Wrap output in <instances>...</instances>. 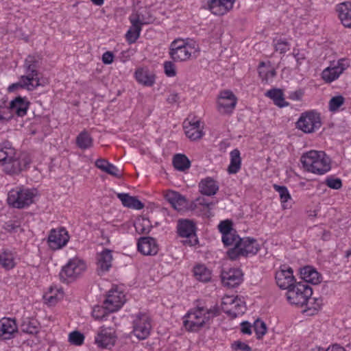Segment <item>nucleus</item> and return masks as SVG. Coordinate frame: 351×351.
Instances as JSON below:
<instances>
[{"label":"nucleus","mask_w":351,"mask_h":351,"mask_svg":"<svg viewBox=\"0 0 351 351\" xmlns=\"http://www.w3.org/2000/svg\"><path fill=\"white\" fill-rule=\"evenodd\" d=\"M31 160L25 153H18L10 143H0V168L6 175L15 176L26 170Z\"/></svg>","instance_id":"obj_1"},{"label":"nucleus","mask_w":351,"mask_h":351,"mask_svg":"<svg viewBox=\"0 0 351 351\" xmlns=\"http://www.w3.org/2000/svg\"><path fill=\"white\" fill-rule=\"evenodd\" d=\"M217 307L208 308L197 306L194 311H190L184 317L183 324L189 332L200 330L211 318L218 315Z\"/></svg>","instance_id":"obj_2"},{"label":"nucleus","mask_w":351,"mask_h":351,"mask_svg":"<svg viewBox=\"0 0 351 351\" xmlns=\"http://www.w3.org/2000/svg\"><path fill=\"white\" fill-rule=\"evenodd\" d=\"M300 161L307 171L322 175L330 169L329 158L324 152L311 150L302 154Z\"/></svg>","instance_id":"obj_3"},{"label":"nucleus","mask_w":351,"mask_h":351,"mask_svg":"<svg viewBox=\"0 0 351 351\" xmlns=\"http://www.w3.org/2000/svg\"><path fill=\"white\" fill-rule=\"evenodd\" d=\"M260 250L256 239L251 237H243L239 239V243L233 247L229 249L227 255L230 260H237L239 256L247 257L249 255H255Z\"/></svg>","instance_id":"obj_4"},{"label":"nucleus","mask_w":351,"mask_h":351,"mask_svg":"<svg viewBox=\"0 0 351 351\" xmlns=\"http://www.w3.org/2000/svg\"><path fill=\"white\" fill-rule=\"evenodd\" d=\"M34 192L24 187H16L8 192V204L16 208L21 209L27 207L33 202Z\"/></svg>","instance_id":"obj_5"},{"label":"nucleus","mask_w":351,"mask_h":351,"mask_svg":"<svg viewBox=\"0 0 351 351\" xmlns=\"http://www.w3.org/2000/svg\"><path fill=\"white\" fill-rule=\"evenodd\" d=\"M313 289L305 282H296L287 293L288 301L295 305L303 306L312 295Z\"/></svg>","instance_id":"obj_6"},{"label":"nucleus","mask_w":351,"mask_h":351,"mask_svg":"<svg viewBox=\"0 0 351 351\" xmlns=\"http://www.w3.org/2000/svg\"><path fill=\"white\" fill-rule=\"evenodd\" d=\"M86 269L85 262L78 258H71L62 267L60 272V279L63 282L69 283L78 278Z\"/></svg>","instance_id":"obj_7"},{"label":"nucleus","mask_w":351,"mask_h":351,"mask_svg":"<svg viewBox=\"0 0 351 351\" xmlns=\"http://www.w3.org/2000/svg\"><path fill=\"white\" fill-rule=\"evenodd\" d=\"M322 125L320 114L315 111L302 113L297 121V127L305 133H312Z\"/></svg>","instance_id":"obj_8"},{"label":"nucleus","mask_w":351,"mask_h":351,"mask_svg":"<svg viewBox=\"0 0 351 351\" xmlns=\"http://www.w3.org/2000/svg\"><path fill=\"white\" fill-rule=\"evenodd\" d=\"M40 58L38 55H29L25 60L24 69L25 75L31 80V82L36 87L44 86V82L39 77L38 68L40 65Z\"/></svg>","instance_id":"obj_9"},{"label":"nucleus","mask_w":351,"mask_h":351,"mask_svg":"<svg viewBox=\"0 0 351 351\" xmlns=\"http://www.w3.org/2000/svg\"><path fill=\"white\" fill-rule=\"evenodd\" d=\"M152 328L150 318L146 313H139L133 320V332L139 339H146Z\"/></svg>","instance_id":"obj_10"},{"label":"nucleus","mask_w":351,"mask_h":351,"mask_svg":"<svg viewBox=\"0 0 351 351\" xmlns=\"http://www.w3.org/2000/svg\"><path fill=\"white\" fill-rule=\"evenodd\" d=\"M196 227L193 222L190 220H180L178 224V233L180 237L186 238L184 241L185 244L191 246L195 245L198 243L197 237Z\"/></svg>","instance_id":"obj_11"},{"label":"nucleus","mask_w":351,"mask_h":351,"mask_svg":"<svg viewBox=\"0 0 351 351\" xmlns=\"http://www.w3.org/2000/svg\"><path fill=\"white\" fill-rule=\"evenodd\" d=\"M237 99L231 90L220 93L217 101V109L221 114H230L237 105Z\"/></svg>","instance_id":"obj_12"},{"label":"nucleus","mask_w":351,"mask_h":351,"mask_svg":"<svg viewBox=\"0 0 351 351\" xmlns=\"http://www.w3.org/2000/svg\"><path fill=\"white\" fill-rule=\"evenodd\" d=\"M243 272L239 268H230L227 271L223 269L221 279L223 285L229 288H235L243 281Z\"/></svg>","instance_id":"obj_13"},{"label":"nucleus","mask_w":351,"mask_h":351,"mask_svg":"<svg viewBox=\"0 0 351 351\" xmlns=\"http://www.w3.org/2000/svg\"><path fill=\"white\" fill-rule=\"evenodd\" d=\"M69 236L64 228L52 229L48 237V243L51 248L53 250L60 249L69 241Z\"/></svg>","instance_id":"obj_14"},{"label":"nucleus","mask_w":351,"mask_h":351,"mask_svg":"<svg viewBox=\"0 0 351 351\" xmlns=\"http://www.w3.org/2000/svg\"><path fill=\"white\" fill-rule=\"evenodd\" d=\"M125 295L117 289H111L108 291L104 300V305L108 312L112 313L118 311L125 303Z\"/></svg>","instance_id":"obj_15"},{"label":"nucleus","mask_w":351,"mask_h":351,"mask_svg":"<svg viewBox=\"0 0 351 351\" xmlns=\"http://www.w3.org/2000/svg\"><path fill=\"white\" fill-rule=\"evenodd\" d=\"M345 62L344 60H339L334 66L325 69L322 73V79L327 83L337 80L348 67V64Z\"/></svg>","instance_id":"obj_16"},{"label":"nucleus","mask_w":351,"mask_h":351,"mask_svg":"<svg viewBox=\"0 0 351 351\" xmlns=\"http://www.w3.org/2000/svg\"><path fill=\"white\" fill-rule=\"evenodd\" d=\"M138 250L143 255L153 256L158 252V245L153 237H141L137 243Z\"/></svg>","instance_id":"obj_17"},{"label":"nucleus","mask_w":351,"mask_h":351,"mask_svg":"<svg viewBox=\"0 0 351 351\" xmlns=\"http://www.w3.org/2000/svg\"><path fill=\"white\" fill-rule=\"evenodd\" d=\"M276 280L278 286L281 289H287L295 285V278L293 275V269L289 267L287 269H281L276 274Z\"/></svg>","instance_id":"obj_18"},{"label":"nucleus","mask_w":351,"mask_h":351,"mask_svg":"<svg viewBox=\"0 0 351 351\" xmlns=\"http://www.w3.org/2000/svg\"><path fill=\"white\" fill-rule=\"evenodd\" d=\"M30 102L25 97L18 96L10 103V111L18 117H23L27 114Z\"/></svg>","instance_id":"obj_19"},{"label":"nucleus","mask_w":351,"mask_h":351,"mask_svg":"<svg viewBox=\"0 0 351 351\" xmlns=\"http://www.w3.org/2000/svg\"><path fill=\"white\" fill-rule=\"evenodd\" d=\"M97 271L99 275L101 276L109 271L112 267V251L108 249L103 250L97 255Z\"/></svg>","instance_id":"obj_20"},{"label":"nucleus","mask_w":351,"mask_h":351,"mask_svg":"<svg viewBox=\"0 0 351 351\" xmlns=\"http://www.w3.org/2000/svg\"><path fill=\"white\" fill-rule=\"evenodd\" d=\"M183 127L186 136L191 140L195 141L202 138L203 132L200 128L199 120L189 121L188 118L184 121Z\"/></svg>","instance_id":"obj_21"},{"label":"nucleus","mask_w":351,"mask_h":351,"mask_svg":"<svg viewBox=\"0 0 351 351\" xmlns=\"http://www.w3.org/2000/svg\"><path fill=\"white\" fill-rule=\"evenodd\" d=\"M16 332L17 326L14 319L3 317L0 320V337L3 339H10Z\"/></svg>","instance_id":"obj_22"},{"label":"nucleus","mask_w":351,"mask_h":351,"mask_svg":"<svg viewBox=\"0 0 351 351\" xmlns=\"http://www.w3.org/2000/svg\"><path fill=\"white\" fill-rule=\"evenodd\" d=\"M199 191L201 194L206 196L215 195L219 191V184L211 177H206L202 179L199 183Z\"/></svg>","instance_id":"obj_23"},{"label":"nucleus","mask_w":351,"mask_h":351,"mask_svg":"<svg viewBox=\"0 0 351 351\" xmlns=\"http://www.w3.org/2000/svg\"><path fill=\"white\" fill-rule=\"evenodd\" d=\"M115 337L107 329H101L95 337V343L101 348H110L115 343Z\"/></svg>","instance_id":"obj_24"},{"label":"nucleus","mask_w":351,"mask_h":351,"mask_svg":"<svg viewBox=\"0 0 351 351\" xmlns=\"http://www.w3.org/2000/svg\"><path fill=\"white\" fill-rule=\"evenodd\" d=\"M135 78L145 86H152L155 83L156 75L147 69L138 68L135 71Z\"/></svg>","instance_id":"obj_25"},{"label":"nucleus","mask_w":351,"mask_h":351,"mask_svg":"<svg viewBox=\"0 0 351 351\" xmlns=\"http://www.w3.org/2000/svg\"><path fill=\"white\" fill-rule=\"evenodd\" d=\"M178 47H175L174 49H169V55L173 61L176 62H182L189 60L194 51V48L191 45L182 47V48L180 49H178Z\"/></svg>","instance_id":"obj_26"},{"label":"nucleus","mask_w":351,"mask_h":351,"mask_svg":"<svg viewBox=\"0 0 351 351\" xmlns=\"http://www.w3.org/2000/svg\"><path fill=\"white\" fill-rule=\"evenodd\" d=\"M300 276L302 282L317 285L320 282L319 274L311 266H305L300 269Z\"/></svg>","instance_id":"obj_27"},{"label":"nucleus","mask_w":351,"mask_h":351,"mask_svg":"<svg viewBox=\"0 0 351 351\" xmlns=\"http://www.w3.org/2000/svg\"><path fill=\"white\" fill-rule=\"evenodd\" d=\"M337 11L343 25L351 28V4L341 3L338 5Z\"/></svg>","instance_id":"obj_28"},{"label":"nucleus","mask_w":351,"mask_h":351,"mask_svg":"<svg viewBox=\"0 0 351 351\" xmlns=\"http://www.w3.org/2000/svg\"><path fill=\"white\" fill-rule=\"evenodd\" d=\"M118 198L122 204L127 208L141 210L144 208V204L135 196H130L128 193H118Z\"/></svg>","instance_id":"obj_29"},{"label":"nucleus","mask_w":351,"mask_h":351,"mask_svg":"<svg viewBox=\"0 0 351 351\" xmlns=\"http://www.w3.org/2000/svg\"><path fill=\"white\" fill-rule=\"evenodd\" d=\"M165 199L176 210H181L186 203V199L184 196L173 191L167 193Z\"/></svg>","instance_id":"obj_30"},{"label":"nucleus","mask_w":351,"mask_h":351,"mask_svg":"<svg viewBox=\"0 0 351 351\" xmlns=\"http://www.w3.org/2000/svg\"><path fill=\"white\" fill-rule=\"evenodd\" d=\"M0 265L5 270H10L16 266L14 253L5 249L0 253Z\"/></svg>","instance_id":"obj_31"},{"label":"nucleus","mask_w":351,"mask_h":351,"mask_svg":"<svg viewBox=\"0 0 351 351\" xmlns=\"http://www.w3.org/2000/svg\"><path fill=\"white\" fill-rule=\"evenodd\" d=\"M37 87L31 82V80L28 76L21 75L19 81L16 83H13L8 87V91L12 93L19 88L26 89L28 91H32Z\"/></svg>","instance_id":"obj_32"},{"label":"nucleus","mask_w":351,"mask_h":351,"mask_svg":"<svg viewBox=\"0 0 351 351\" xmlns=\"http://www.w3.org/2000/svg\"><path fill=\"white\" fill-rule=\"evenodd\" d=\"M265 95L273 100L275 105L280 108L289 106V103L285 101L284 93L280 88H272L267 90Z\"/></svg>","instance_id":"obj_33"},{"label":"nucleus","mask_w":351,"mask_h":351,"mask_svg":"<svg viewBox=\"0 0 351 351\" xmlns=\"http://www.w3.org/2000/svg\"><path fill=\"white\" fill-rule=\"evenodd\" d=\"M76 145L83 150L90 149L93 146V139L86 130H83L76 137Z\"/></svg>","instance_id":"obj_34"},{"label":"nucleus","mask_w":351,"mask_h":351,"mask_svg":"<svg viewBox=\"0 0 351 351\" xmlns=\"http://www.w3.org/2000/svg\"><path fill=\"white\" fill-rule=\"evenodd\" d=\"M240 154V152L238 149H234L230 152V163L228 168L229 173H237L240 170L241 166V158Z\"/></svg>","instance_id":"obj_35"},{"label":"nucleus","mask_w":351,"mask_h":351,"mask_svg":"<svg viewBox=\"0 0 351 351\" xmlns=\"http://www.w3.org/2000/svg\"><path fill=\"white\" fill-rule=\"evenodd\" d=\"M132 27L125 34V38L128 43H134L140 36L141 27L137 25L138 19H130Z\"/></svg>","instance_id":"obj_36"},{"label":"nucleus","mask_w":351,"mask_h":351,"mask_svg":"<svg viewBox=\"0 0 351 351\" xmlns=\"http://www.w3.org/2000/svg\"><path fill=\"white\" fill-rule=\"evenodd\" d=\"M173 165L175 169L184 171L190 167L191 161L184 154H177L173 157Z\"/></svg>","instance_id":"obj_37"},{"label":"nucleus","mask_w":351,"mask_h":351,"mask_svg":"<svg viewBox=\"0 0 351 351\" xmlns=\"http://www.w3.org/2000/svg\"><path fill=\"white\" fill-rule=\"evenodd\" d=\"M21 330L28 334H36L38 331L39 323L34 319L27 318L21 324Z\"/></svg>","instance_id":"obj_38"},{"label":"nucleus","mask_w":351,"mask_h":351,"mask_svg":"<svg viewBox=\"0 0 351 351\" xmlns=\"http://www.w3.org/2000/svg\"><path fill=\"white\" fill-rule=\"evenodd\" d=\"M194 276L196 279L202 282H208L211 278V274L204 265H197L193 269Z\"/></svg>","instance_id":"obj_39"},{"label":"nucleus","mask_w":351,"mask_h":351,"mask_svg":"<svg viewBox=\"0 0 351 351\" xmlns=\"http://www.w3.org/2000/svg\"><path fill=\"white\" fill-rule=\"evenodd\" d=\"M134 227L138 234H148L152 228L149 220L145 217L138 219L134 223Z\"/></svg>","instance_id":"obj_40"},{"label":"nucleus","mask_w":351,"mask_h":351,"mask_svg":"<svg viewBox=\"0 0 351 351\" xmlns=\"http://www.w3.org/2000/svg\"><path fill=\"white\" fill-rule=\"evenodd\" d=\"M145 14L140 12L135 15H132L130 19H138L137 25L142 28V25L150 24L154 20L149 11L145 10Z\"/></svg>","instance_id":"obj_41"},{"label":"nucleus","mask_w":351,"mask_h":351,"mask_svg":"<svg viewBox=\"0 0 351 351\" xmlns=\"http://www.w3.org/2000/svg\"><path fill=\"white\" fill-rule=\"evenodd\" d=\"M208 9L215 15H223L226 13V9L219 0H209L208 1Z\"/></svg>","instance_id":"obj_42"},{"label":"nucleus","mask_w":351,"mask_h":351,"mask_svg":"<svg viewBox=\"0 0 351 351\" xmlns=\"http://www.w3.org/2000/svg\"><path fill=\"white\" fill-rule=\"evenodd\" d=\"M3 229L10 234L23 232L20 222L18 221L9 220L4 223Z\"/></svg>","instance_id":"obj_43"},{"label":"nucleus","mask_w":351,"mask_h":351,"mask_svg":"<svg viewBox=\"0 0 351 351\" xmlns=\"http://www.w3.org/2000/svg\"><path fill=\"white\" fill-rule=\"evenodd\" d=\"M322 304V300L318 298H311V296L308 299V302L305 303L307 309L305 311H312L310 313L311 315H313L315 312H317L321 307Z\"/></svg>","instance_id":"obj_44"},{"label":"nucleus","mask_w":351,"mask_h":351,"mask_svg":"<svg viewBox=\"0 0 351 351\" xmlns=\"http://www.w3.org/2000/svg\"><path fill=\"white\" fill-rule=\"evenodd\" d=\"M218 228L219 232L222 234V236H223V238L226 241H228L227 235L236 231L234 229L232 228V223L229 220L221 221L218 226Z\"/></svg>","instance_id":"obj_45"},{"label":"nucleus","mask_w":351,"mask_h":351,"mask_svg":"<svg viewBox=\"0 0 351 351\" xmlns=\"http://www.w3.org/2000/svg\"><path fill=\"white\" fill-rule=\"evenodd\" d=\"M344 102L345 98L342 95L332 97L328 102V109L330 112H336Z\"/></svg>","instance_id":"obj_46"},{"label":"nucleus","mask_w":351,"mask_h":351,"mask_svg":"<svg viewBox=\"0 0 351 351\" xmlns=\"http://www.w3.org/2000/svg\"><path fill=\"white\" fill-rule=\"evenodd\" d=\"M254 328L255 333L256 335V338L258 339H261L267 332V326L266 324L260 320L257 319L254 323Z\"/></svg>","instance_id":"obj_47"},{"label":"nucleus","mask_w":351,"mask_h":351,"mask_svg":"<svg viewBox=\"0 0 351 351\" xmlns=\"http://www.w3.org/2000/svg\"><path fill=\"white\" fill-rule=\"evenodd\" d=\"M84 336L77 330L71 332L69 335V341L72 345L81 346L84 343Z\"/></svg>","instance_id":"obj_48"},{"label":"nucleus","mask_w":351,"mask_h":351,"mask_svg":"<svg viewBox=\"0 0 351 351\" xmlns=\"http://www.w3.org/2000/svg\"><path fill=\"white\" fill-rule=\"evenodd\" d=\"M274 189L278 192L280 197V200L282 203L287 202L291 199V195L288 191V189L285 186H279L278 184H274Z\"/></svg>","instance_id":"obj_49"},{"label":"nucleus","mask_w":351,"mask_h":351,"mask_svg":"<svg viewBox=\"0 0 351 351\" xmlns=\"http://www.w3.org/2000/svg\"><path fill=\"white\" fill-rule=\"evenodd\" d=\"M57 293L54 295L46 294L44 295V298L46 300L47 304L49 305H54L57 302L63 297V292L61 290H57Z\"/></svg>","instance_id":"obj_50"},{"label":"nucleus","mask_w":351,"mask_h":351,"mask_svg":"<svg viewBox=\"0 0 351 351\" xmlns=\"http://www.w3.org/2000/svg\"><path fill=\"white\" fill-rule=\"evenodd\" d=\"M227 237L228 241H226L223 238V236H222V242L226 246H230L233 244L235 245L239 243V239H241V238L237 234V231L233 232L230 234L227 235Z\"/></svg>","instance_id":"obj_51"},{"label":"nucleus","mask_w":351,"mask_h":351,"mask_svg":"<svg viewBox=\"0 0 351 351\" xmlns=\"http://www.w3.org/2000/svg\"><path fill=\"white\" fill-rule=\"evenodd\" d=\"M106 311L108 310L106 306L104 307L97 306L93 310L92 316L97 320L103 319L106 315Z\"/></svg>","instance_id":"obj_52"},{"label":"nucleus","mask_w":351,"mask_h":351,"mask_svg":"<svg viewBox=\"0 0 351 351\" xmlns=\"http://www.w3.org/2000/svg\"><path fill=\"white\" fill-rule=\"evenodd\" d=\"M165 73L168 77H174L176 75V66L173 62L166 61L164 63Z\"/></svg>","instance_id":"obj_53"},{"label":"nucleus","mask_w":351,"mask_h":351,"mask_svg":"<svg viewBox=\"0 0 351 351\" xmlns=\"http://www.w3.org/2000/svg\"><path fill=\"white\" fill-rule=\"evenodd\" d=\"M326 184L332 189H339L342 186L341 180L339 178H333L328 177L326 179Z\"/></svg>","instance_id":"obj_54"},{"label":"nucleus","mask_w":351,"mask_h":351,"mask_svg":"<svg viewBox=\"0 0 351 351\" xmlns=\"http://www.w3.org/2000/svg\"><path fill=\"white\" fill-rule=\"evenodd\" d=\"M105 173L119 178L122 176L121 171L116 166L109 162L107 165Z\"/></svg>","instance_id":"obj_55"},{"label":"nucleus","mask_w":351,"mask_h":351,"mask_svg":"<svg viewBox=\"0 0 351 351\" xmlns=\"http://www.w3.org/2000/svg\"><path fill=\"white\" fill-rule=\"evenodd\" d=\"M232 348L235 351H252V349L250 346L241 341H234L232 344Z\"/></svg>","instance_id":"obj_56"},{"label":"nucleus","mask_w":351,"mask_h":351,"mask_svg":"<svg viewBox=\"0 0 351 351\" xmlns=\"http://www.w3.org/2000/svg\"><path fill=\"white\" fill-rule=\"evenodd\" d=\"M258 73L260 77L262 78V80L265 82H267L269 77H274L276 75V71L274 69L268 71H262L260 69Z\"/></svg>","instance_id":"obj_57"},{"label":"nucleus","mask_w":351,"mask_h":351,"mask_svg":"<svg viewBox=\"0 0 351 351\" xmlns=\"http://www.w3.org/2000/svg\"><path fill=\"white\" fill-rule=\"evenodd\" d=\"M275 49L279 51L281 53H285L289 50L288 43L285 40H279L275 44Z\"/></svg>","instance_id":"obj_58"},{"label":"nucleus","mask_w":351,"mask_h":351,"mask_svg":"<svg viewBox=\"0 0 351 351\" xmlns=\"http://www.w3.org/2000/svg\"><path fill=\"white\" fill-rule=\"evenodd\" d=\"M195 202L197 204L204 206L207 208H211L212 206L215 205V202H208L204 197H199L195 199Z\"/></svg>","instance_id":"obj_59"},{"label":"nucleus","mask_w":351,"mask_h":351,"mask_svg":"<svg viewBox=\"0 0 351 351\" xmlns=\"http://www.w3.org/2000/svg\"><path fill=\"white\" fill-rule=\"evenodd\" d=\"M114 55L111 51H106L102 55V62L105 64H110L113 62Z\"/></svg>","instance_id":"obj_60"},{"label":"nucleus","mask_w":351,"mask_h":351,"mask_svg":"<svg viewBox=\"0 0 351 351\" xmlns=\"http://www.w3.org/2000/svg\"><path fill=\"white\" fill-rule=\"evenodd\" d=\"M108 164V161L104 158H99L95 162V166L104 172H105Z\"/></svg>","instance_id":"obj_61"},{"label":"nucleus","mask_w":351,"mask_h":351,"mask_svg":"<svg viewBox=\"0 0 351 351\" xmlns=\"http://www.w3.org/2000/svg\"><path fill=\"white\" fill-rule=\"evenodd\" d=\"M190 46V45L186 43L184 40H173L171 45L170 49H174L175 47H180L178 49L182 48V47H188Z\"/></svg>","instance_id":"obj_62"},{"label":"nucleus","mask_w":351,"mask_h":351,"mask_svg":"<svg viewBox=\"0 0 351 351\" xmlns=\"http://www.w3.org/2000/svg\"><path fill=\"white\" fill-rule=\"evenodd\" d=\"M251 325L248 322L241 323V332L243 334L250 335L252 333Z\"/></svg>","instance_id":"obj_63"},{"label":"nucleus","mask_w":351,"mask_h":351,"mask_svg":"<svg viewBox=\"0 0 351 351\" xmlns=\"http://www.w3.org/2000/svg\"><path fill=\"white\" fill-rule=\"evenodd\" d=\"M325 351H346L345 348L339 344L335 343L327 348Z\"/></svg>","instance_id":"obj_64"}]
</instances>
